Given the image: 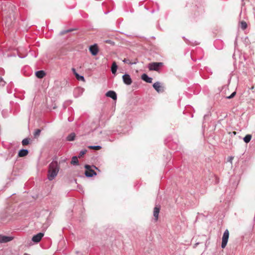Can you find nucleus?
<instances>
[{
  "label": "nucleus",
  "mask_w": 255,
  "mask_h": 255,
  "mask_svg": "<svg viewBox=\"0 0 255 255\" xmlns=\"http://www.w3.org/2000/svg\"><path fill=\"white\" fill-rule=\"evenodd\" d=\"M60 167L57 161L53 159L48 166L47 178L49 181L53 180L57 175Z\"/></svg>",
  "instance_id": "obj_1"
},
{
  "label": "nucleus",
  "mask_w": 255,
  "mask_h": 255,
  "mask_svg": "<svg viewBox=\"0 0 255 255\" xmlns=\"http://www.w3.org/2000/svg\"><path fill=\"white\" fill-rule=\"evenodd\" d=\"M163 65L162 62H152L148 64V68L150 71H158Z\"/></svg>",
  "instance_id": "obj_2"
},
{
  "label": "nucleus",
  "mask_w": 255,
  "mask_h": 255,
  "mask_svg": "<svg viewBox=\"0 0 255 255\" xmlns=\"http://www.w3.org/2000/svg\"><path fill=\"white\" fill-rule=\"evenodd\" d=\"M229 237V232L226 229L224 233H223V235L222 239V244L221 248L222 249H224L227 245L228 239Z\"/></svg>",
  "instance_id": "obj_3"
},
{
  "label": "nucleus",
  "mask_w": 255,
  "mask_h": 255,
  "mask_svg": "<svg viewBox=\"0 0 255 255\" xmlns=\"http://www.w3.org/2000/svg\"><path fill=\"white\" fill-rule=\"evenodd\" d=\"M153 87L158 93H163L164 91V87L159 82L154 83L153 84Z\"/></svg>",
  "instance_id": "obj_4"
},
{
  "label": "nucleus",
  "mask_w": 255,
  "mask_h": 255,
  "mask_svg": "<svg viewBox=\"0 0 255 255\" xmlns=\"http://www.w3.org/2000/svg\"><path fill=\"white\" fill-rule=\"evenodd\" d=\"M122 78L124 83L126 85H130L132 83V79L129 74H124Z\"/></svg>",
  "instance_id": "obj_5"
},
{
  "label": "nucleus",
  "mask_w": 255,
  "mask_h": 255,
  "mask_svg": "<svg viewBox=\"0 0 255 255\" xmlns=\"http://www.w3.org/2000/svg\"><path fill=\"white\" fill-rule=\"evenodd\" d=\"M44 236V233H39L36 235H35L33 236L32 238V241L35 243H39L42 238Z\"/></svg>",
  "instance_id": "obj_6"
},
{
  "label": "nucleus",
  "mask_w": 255,
  "mask_h": 255,
  "mask_svg": "<svg viewBox=\"0 0 255 255\" xmlns=\"http://www.w3.org/2000/svg\"><path fill=\"white\" fill-rule=\"evenodd\" d=\"M13 237L0 235V243H7L12 241Z\"/></svg>",
  "instance_id": "obj_7"
},
{
  "label": "nucleus",
  "mask_w": 255,
  "mask_h": 255,
  "mask_svg": "<svg viewBox=\"0 0 255 255\" xmlns=\"http://www.w3.org/2000/svg\"><path fill=\"white\" fill-rule=\"evenodd\" d=\"M89 50L92 55H96L99 51L97 44H95L93 45H91L89 48Z\"/></svg>",
  "instance_id": "obj_8"
},
{
  "label": "nucleus",
  "mask_w": 255,
  "mask_h": 255,
  "mask_svg": "<svg viewBox=\"0 0 255 255\" xmlns=\"http://www.w3.org/2000/svg\"><path fill=\"white\" fill-rule=\"evenodd\" d=\"M84 89L80 87L76 88L74 91V96L77 98L80 96L83 93Z\"/></svg>",
  "instance_id": "obj_9"
},
{
  "label": "nucleus",
  "mask_w": 255,
  "mask_h": 255,
  "mask_svg": "<svg viewBox=\"0 0 255 255\" xmlns=\"http://www.w3.org/2000/svg\"><path fill=\"white\" fill-rule=\"evenodd\" d=\"M160 209V206H157L156 205L154 208V210H153V216L154 217V220L156 221L158 220V215H159V213Z\"/></svg>",
  "instance_id": "obj_10"
},
{
  "label": "nucleus",
  "mask_w": 255,
  "mask_h": 255,
  "mask_svg": "<svg viewBox=\"0 0 255 255\" xmlns=\"http://www.w3.org/2000/svg\"><path fill=\"white\" fill-rule=\"evenodd\" d=\"M72 71L75 76L76 79L79 81H85V78L83 76H81L79 75L76 71V69L74 68H72Z\"/></svg>",
  "instance_id": "obj_11"
},
{
  "label": "nucleus",
  "mask_w": 255,
  "mask_h": 255,
  "mask_svg": "<svg viewBox=\"0 0 255 255\" xmlns=\"http://www.w3.org/2000/svg\"><path fill=\"white\" fill-rule=\"evenodd\" d=\"M106 96L108 97H110L112 99L115 100L117 99V95L116 93L114 91H109L106 94Z\"/></svg>",
  "instance_id": "obj_12"
},
{
  "label": "nucleus",
  "mask_w": 255,
  "mask_h": 255,
  "mask_svg": "<svg viewBox=\"0 0 255 255\" xmlns=\"http://www.w3.org/2000/svg\"><path fill=\"white\" fill-rule=\"evenodd\" d=\"M141 79L148 83H151L152 81V78L149 77L145 73L141 75Z\"/></svg>",
  "instance_id": "obj_13"
},
{
  "label": "nucleus",
  "mask_w": 255,
  "mask_h": 255,
  "mask_svg": "<svg viewBox=\"0 0 255 255\" xmlns=\"http://www.w3.org/2000/svg\"><path fill=\"white\" fill-rule=\"evenodd\" d=\"M85 175L87 177H92L94 175H96V172L93 169H91L89 171H86Z\"/></svg>",
  "instance_id": "obj_14"
},
{
  "label": "nucleus",
  "mask_w": 255,
  "mask_h": 255,
  "mask_svg": "<svg viewBox=\"0 0 255 255\" xmlns=\"http://www.w3.org/2000/svg\"><path fill=\"white\" fill-rule=\"evenodd\" d=\"M28 153V150L26 149H20L18 153V156L19 157H24L27 155Z\"/></svg>",
  "instance_id": "obj_15"
},
{
  "label": "nucleus",
  "mask_w": 255,
  "mask_h": 255,
  "mask_svg": "<svg viewBox=\"0 0 255 255\" xmlns=\"http://www.w3.org/2000/svg\"><path fill=\"white\" fill-rule=\"evenodd\" d=\"M45 74V72L43 70H39L35 72V75L38 78H42Z\"/></svg>",
  "instance_id": "obj_16"
},
{
  "label": "nucleus",
  "mask_w": 255,
  "mask_h": 255,
  "mask_svg": "<svg viewBox=\"0 0 255 255\" xmlns=\"http://www.w3.org/2000/svg\"><path fill=\"white\" fill-rule=\"evenodd\" d=\"M75 133L74 132H72L67 136L66 140L69 141H72L75 140Z\"/></svg>",
  "instance_id": "obj_17"
},
{
  "label": "nucleus",
  "mask_w": 255,
  "mask_h": 255,
  "mask_svg": "<svg viewBox=\"0 0 255 255\" xmlns=\"http://www.w3.org/2000/svg\"><path fill=\"white\" fill-rule=\"evenodd\" d=\"M118 66L116 62H114L111 66V72L113 74H115L117 72Z\"/></svg>",
  "instance_id": "obj_18"
},
{
  "label": "nucleus",
  "mask_w": 255,
  "mask_h": 255,
  "mask_svg": "<svg viewBox=\"0 0 255 255\" xmlns=\"http://www.w3.org/2000/svg\"><path fill=\"white\" fill-rule=\"evenodd\" d=\"M71 163L74 165H77L79 164V161L78 159V157L76 156H73L72 158V160L71 161Z\"/></svg>",
  "instance_id": "obj_19"
},
{
  "label": "nucleus",
  "mask_w": 255,
  "mask_h": 255,
  "mask_svg": "<svg viewBox=\"0 0 255 255\" xmlns=\"http://www.w3.org/2000/svg\"><path fill=\"white\" fill-rule=\"evenodd\" d=\"M252 137L251 134H247L243 138V140L245 142L248 143L251 141Z\"/></svg>",
  "instance_id": "obj_20"
},
{
  "label": "nucleus",
  "mask_w": 255,
  "mask_h": 255,
  "mask_svg": "<svg viewBox=\"0 0 255 255\" xmlns=\"http://www.w3.org/2000/svg\"><path fill=\"white\" fill-rule=\"evenodd\" d=\"M123 62L125 63H128L129 65H132V64H136L138 62V61H137V59H136L134 62H131L130 61V60L129 59H127V58H125L123 60Z\"/></svg>",
  "instance_id": "obj_21"
},
{
  "label": "nucleus",
  "mask_w": 255,
  "mask_h": 255,
  "mask_svg": "<svg viewBox=\"0 0 255 255\" xmlns=\"http://www.w3.org/2000/svg\"><path fill=\"white\" fill-rule=\"evenodd\" d=\"M240 26L242 29L245 30L247 27V24L245 21H242L240 22Z\"/></svg>",
  "instance_id": "obj_22"
},
{
  "label": "nucleus",
  "mask_w": 255,
  "mask_h": 255,
  "mask_svg": "<svg viewBox=\"0 0 255 255\" xmlns=\"http://www.w3.org/2000/svg\"><path fill=\"white\" fill-rule=\"evenodd\" d=\"M29 142V139L28 138H25L22 140V144L24 146L28 144Z\"/></svg>",
  "instance_id": "obj_23"
},
{
  "label": "nucleus",
  "mask_w": 255,
  "mask_h": 255,
  "mask_svg": "<svg viewBox=\"0 0 255 255\" xmlns=\"http://www.w3.org/2000/svg\"><path fill=\"white\" fill-rule=\"evenodd\" d=\"M89 148L90 149H95V150H99L102 147L100 145H91V146H89Z\"/></svg>",
  "instance_id": "obj_24"
},
{
  "label": "nucleus",
  "mask_w": 255,
  "mask_h": 255,
  "mask_svg": "<svg viewBox=\"0 0 255 255\" xmlns=\"http://www.w3.org/2000/svg\"><path fill=\"white\" fill-rule=\"evenodd\" d=\"M41 132V130L40 129H36L34 133V136L36 138L38 137Z\"/></svg>",
  "instance_id": "obj_25"
},
{
  "label": "nucleus",
  "mask_w": 255,
  "mask_h": 255,
  "mask_svg": "<svg viewBox=\"0 0 255 255\" xmlns=\"http://www.w3.org/2000/svg\"><path fill=\"white\" fill-rule=\"evenodd\" d=\"M86 152H87L86 149L82 150L79 154L78 157L80 158L81 157H82L83 155H84L85 154H86Z\"/></svg>",
  "instance_id": "obj_26"
},
{
  "label": "nucleus",
  "mask_w": 255,
  "mask_h": 255,
  "mask_svg": "<svg viewBox=\"0 0 255 255\" xmlns=\"http://www.w3.org/2000/svg\"><path fill=\"white\" fill-rule=\"evenodd\" d=\"M73 30V29H68V30H62L60 32V35H63L66 33H68V32H71Z\"/></svg>",
  "instance_id": "obj_27"
},
{
  "label": "nucleus",
  "mask_w": 255,
  "mask_h": 255,
  "mask_svg": "<svg viewBox=\"0 0 255 255\" xmlns=\"http://www.w3.org/2000/svg\"><path fill=\"white\" fill-rule=\"evenodd\" d=\"M236 92H234L233 93H232V94L231 95H230L229 96H227L226 97V98L228 99H231L233 98V97H234L236 95Z\"/></svg>",
  "instance_id": "obj_28"
},
{
  "label": "nucleus",
  "mask_w": 255,
  "mask_h": 255,
  "mask_svg": "<svg viewBox=\"0 0 255 255\" xmlns=\"http://www.w3.org/2000/svg\"><path fill=\"white\" fill-rule=\"evenodd\" d=\"M85 168L87 169L86 171H89L91 169V166L89 165L86 164L85 165Z\"/></svg>",
  "instance_id": "obj_29"
},
{
  "label": "nucleus",
  "mask_w": 255,
  "mask_h": 255,
  "mask_svg": "<svg viewBox=\"0 0 255 255\" xmlns=\"http://www.w3.org/2000/svg\"><path fill=\"white\" fill-rule=\"evenodd\" d=\"M106 42L108 43H110V44H113L114 43V42L113 41H112L111 40H107L106 41Z\"/></svg>",
  "instance_id": "obj_30"
},
{
  "label": "nucleus",
  "mask_w": 255,
  "mask_h": 255,
  "mask_svg": "<svg viewBox=\"0 0 255 255\" xmlns=\"http://www.w3.org/2000/svg\"><path fill=\"white\" fill-rule=\"evenodd\" d=\"M233 157H232V156L229 157L228 161H230V162H232V160H233Z\"/></svg>",
  "instance_id": "obj_31"
},
{
  "label": "nucleus",
  "mask_w": 255,
  "mask_h": 255,
  "mask_svg": "<svg viewBox=\"0 0 255 255\" xmlns=\"http://www.w3.org/2000/svg\"><path fill=\"white\" fill-rule=\"evenodd\" d=\"M2 81V78L0 77V83Z\"/></svg>",
  "instance_id": "obj_32"
},
{
  "label": "nucleus",
  "mask_w": 255,
  "mask_h": 255,
  "mask_svg": "<svg viewBox=\"0 0 255 255\" xmlns=\"http://www.w3.org/2000/svg\"><path fill=\"white\" fill-rule=\"evenodd\" d=\"M233 134L234 135H236V131H233Z\"/></svg>",
  "instance_id": "obj_33"
},
{
  "label": "nucleus",
  "mask_w": 255,
  "mask_h": 255,
  "mask_svg": "<svg viewBox=\"0 0 255 255\" xmlns=\"http://www.w3.org/2000/svg\"><path fill=\"white\" fill-rule=\"evenodd\" d=\"M19 57H20L21 58H23L24 57H25V56H19Z\"/></svg>",
  "instance_id": "obj_34"
},
{
  "label": "nucleus",
  "mask_w": 255,
  "mask_h": 255,
  "mask_svg": "<svg viewBox=\"0 0 255 255\" xmlns=\"http://www.w3.org/2000/svg\"><path fill=\"white\" fill-rule=\"evenodd\" d=\"M29 255V254H27V253H25V254H24V255Z\"/></svg>",
  "instance_id": "obj_35"
},
{
  "label": "nucleus",
  "mask_w": 255,
  "mask_h": 255,
  "mask_svg": "<svg viewBox=\"0 0 255 255\" xmlns=\"http://www.w3.org/2000/svg\"><path fill=\"white\" fill-rule=\"evenodd\" d=\"M94 167V168H95L96 169H98V168L96 167L95 166H93Z\"/></svg>",
  "instance_id": "obj_36"
}]
</instances>
